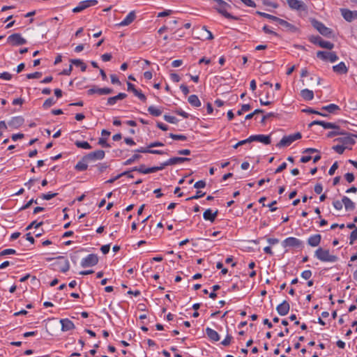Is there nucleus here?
Instances as JSON below:
<instances>
[{
    "label": "nucleus",
    "mask_w": 357,
    "mask_h": 357,
    "mask_svg": "<svg viewBox=\"0 0 357 357\" xmlns=\"http://www.w3.org/2000/svg\"><path fill=\"white\" fill-rule=\"evenodd\" d=\"M312 24L314 26V27L321 34L323 35L324 36H326V37H330L331 33H332V31L326 27L323 23L317 21V20H314L312 22Z\"/></svg>",
    "instance_id": "9b49d317"
},
{
    "label": "nucleus",
    "mask_w": 357,
    "mask_h": 357,
    "mask_svg": "<svg viewBox=\"0 0 357 357\" xmlns=\"http://www.w3.org/2000/svg\"><path fill=\"white\" fill-rule=\"evenodd\" d=\"M322 110H326L328 113H335L336 111L340 110V108L335 104H330L327 106H324L321 108Z\"/></svg>",
    "instance_id": "473e14b6"
},
{
    "label": "nucleus",
    "mask_w": 357,
    "mask_h": 357,
    "mask_svg": "<svg viewBox=\"0 0 357 357\" xmlns=\"http://www.w3.org/2000/svg\"><path fill=\"white\" fill-rule=\"evenodd\" d=\"M302 137L301 134L298 132L293 135L284 136L282 139L277 144V146L279 148L286 147L291 145L295 140L301 139Z\"/></svg>",
    "instance_id": "20e7f679"
},
{
    "label": "nucleus",
    "mask_w": 357,
    "mask_h": 357,
    "mask_svg": "<svg viewBox=\"0 0 357 357\" xmlns=\"http://www.w3.org/2000/svg\"><path fill=\"white\" fill-rule=\"evenodd\" d=\"M321 240L320 234H314L310 236L307 239V243L312 247H316L319 245Z\"/></svg>",
    "instance_id": "412c9836"
},
{
    "label": "nucleus",
    "mask_w": 357,
    "mask_h": 357,
    "mask_svg": "<svg viewBox=\"0 0 357 357\" xmlns=\"http://www.w3.org/2000/svg\"><path fill=\"white\" fill-rule=\"evenodd\" d=\"M142 155L139 154H134L130 158L128 159L126 161L124 162V165H131L132 162H134L135 160H139L141 158Z\"/></svg>",
    "instance_id": "ea45409f"
},
{
    "label": "nucleus",
    "mask_w": 357,
    "mask_h": 357,
    "mask_svg": "<svg viewBox=\"0 0 357 357\" xmlns=\"http://www.w3.org/2000/svg\"><path fill=\"white\" fill-rule=\"evenodd\" d=\"M232 337L230 335H227L226 337L221 342L223 346H229L231 343Z\"/></svg>",
    "instance_id": "6e6d98bb"
},
{
    "label": "nucleus",
    "mask_w": 357,
    "mask_h": 357,
    "mask_svg": "<svg viewBox=\"0 0 357 357\" xmlns=\"http://www.w3.org/2000/svg\"><path fill=\"white\" fill-rule=\"evenodd\" d=\"M341 13L344 19L348 22H351L354 18V13L348 9L342 8Z\"/></svg>",
    "instance_id": "c756f323"
},
{
    "label": "nucleus",
    "mask_w": 357,
    "mask_h": 357,
    "mask_svg": "<svg viewBox=\"0 0 357 357\" xmlns=\"http://www.w3.org/2000/svg\"><path fill=\"white\" fill-rule=\"evenodd\" d=\"M218 3L216 10L220 14L227 19L237 20V17L231 15L227 12V10L231 8L230 5L222 0H214Z\"/></svg>",
    "instance_id": "7ed1b4c3"
},
{
    "label": "nucleus",
    "mask_w": 357,
    "mask_h": 357,
    "mask_svg": "<svg viewBox=\"0 0 357 357\" xmlns=\"http://www.w3.org/2000/svg\"><path fill=\"white\" fill-rule=\"evenodd\" d=\"M24 123V119L22 116H15L12 118V119L8 123L10 126L14 128H18L21 126Z\"/></svg>",
    "instance_id": "cd10ccee"
},
{
    "label": "nucleus",
    "mask_w": 357,
    "mask_h": 357,
    "mask_svg": "<svg viewBox=\"0 0 357 357\" xmlns=\"http://www.w3.org/2000/svg\"><path fill=\"white\" fill-rule=\"evenodd\" d=\"M218 213V210L213 213L211 209H207L204 212L203 217L206 220H209L213 222L215 221Z\"/></svg>",
    "instance_id": "b1692460"
},
{
    "label": "nucleus",
    "mask_w": 357,
    "mask_h": 357,
    "mask_svg": "<svg viewBox=\"0 0 357 357\" xmlns=\"http://www.w3.org/2000/svg\"><path fill=\"white\" fill-rule=\"evenodd\" d=\"M205 195V193L204 192H202V191H197L196 192V195L191 197H189L188 199H186V200H192V199H197L202 197H203L204 195Z\"/></svg>",
    "instance_id": "bf43d9fd"
},
{
    "label": "nucleus",
    "mask_w": 357,
    "mask_h": 357,
    "mask_svg": "<svg viewBox=\"0 0 357 357\" xmlns=\"http://www.w3.org/2000/svg\"><path fill=\"white\" fill-rule=\"evenodd\" d=\"M333 70L338 74H346L348 72V68L344 62H340L337 65L334 66Z\"/></svg>",
    "instance_id": "a878e982"
},
{
    "label": "nucleus",
    "mask_w": 357,
    "mask_h": 357,
    "mask_svg": "<svg viewBox=\"0 0 357 357\" xmlns=\"http://www.w3.org/2000/svg\"><path fill=\"white\" fill-rule=\"evenodd\" d=\"M314 256L321 261L335 262L337 260V257L331 255L328 250H324L319 248L314 252Z\"/></svg>",
    "instance_id": "f257e3e1"
},
{
    "label": "nucleus",
    "mask_w": 357,
    "mask_h": 357,
    "mask_svg": "<svg viewBox=\"0 0 357 357\" xmlns=\"http://www.w3.org/2000/svg\"><path fill=\"white\" fill-rule=\"evenodd\" d=\"M169 137L174 140H186L187 137L183 135L170 133Z\"/></svg>",
    "instance_id": "c03bdc74"
},
{
    "label": "nucleus",
    "mask_w": 357,
    "mask_h": 357,
    "mask_svg": "<svg viewBox=\"0 0 357 357\" xmlns=\"http://www.w3.org/2000/svg\"><path fill=\"white\" fill-rule=\"evenodd\" d=\"M57 195V193L48 192L47 194H42L41 198L45 200H50Z\"/></svg>",
    "instance_id": "09e8293b"
},
{
    "label": "nucleus",
    "mask_w": 357,
    "mask_h": 357,
    "mask_svg": "<svg viewBox=\"0 0 357 357\" xmlns=\"http://www.w3.org/2000/svg\"><path fill=\"white\" fill-rule=\"evenodd\" d=\"M188 102L193 107H198L201 106V102L196 95H190L188 97Z\"/></svg>",
    "instance_id": "7c9ffc66"
},
{
    "label": "nucleus",
    "mask_w": 357,
    "mask_h": 357,
    "mask_svg": "<svg viewBox=\"0 0 357 357\" xmlns=\"http://www.w3.org/2000/svg\"><path fill=\"white\" fill-rule=\"evenodd\" d=\"M61 324V330L63 331H68L75 328V324L68 319H63L60 320Z\"/></svg>",
    "instance_id": "6ab92c4d"
},
{
    "label": "nucleus",
    "mask_w": 357,
    "mask_h": 357,
    "mask_svg": "<svg viewBox=\"0 0 357 357\" xmlns=\"http://www.w3.org/2000/svg\"><path fill=\"white\" fill-rule=\"evenodd\" d=\"M0 78L5 80H10L12 78V75L8 72H4L0 74Z\"/></svg>",
    "instance_id": "69168bd1"
},
{
    "label": "nucleus",
    "mask_w": 357,
    "mask_h": 357,
    "mask_svg": "<svg viewBox=\"0 0 357 357\" xmlns=\"http://www.w3.org/2000/svg\"><path fill=\"white\" fill-rule=\"evenodd\" d=\"M164 144L160 142H154L148 145L147 147H141L138 149H136L135 152L136 153H151V154H157V155H162L165 153L163 151L160 150H153L151 149V148L158 147V146H163Z\"/></svg>",
    "instance_id": "f03ea898"
},
{
    "label": "nucleus",
    "mask_w": 357,
    "mask_h": 357,
    "mask_svg": "<svg viewBox=\"0 0 357 357\" xmlns=\"http://www.w3.org/2000/svg\"><path fill=\"white\" fill-rule=\"evenodd\" d=\"M345 178L349 183H351L354 181V175L352 173H347L345 174Z\"/></svg>",
    "instance_id": "774afa93"
},
{
    "label": "nucleus",
    "mask_w": 357,
    "mask_h": 357,
    "mask_svg": "<svg viewBox=\"0 0 357 357\" xmlns=\"http://www.w3.org/2000/svg\"><path fill=\"white\" fill-rule=\"evenodd\" d=\"M312 276V272L310 270H306L302 272L301 277L305 280H308Z\"/></svg>",
    "instance_id": "4d7b16f0"
},
{
    "label": "nucleus",
    "mask_w": 357,
    "mask_h": 357,
    "mask_svg": "<svg viewBox=\"0 0 357 357\" xmlns=\"http://www.w3.org/2000/svg\"><path fill=\"white\" fill-rule=\"evenodd\" d=\"M148 112L154 116H159L162 114V111L153 106L149 107Z\"/></svg>",
    "instance_id": "4c0bfd02"
},
{
    "label": "nucleus",
    "mask_w": 357,
    "mask_h": 357,
    "mask_svg": "<svg viewBox=\"0 0 357 357\" xmlns=\"http://www.w3.org/2000/svg\"><path fill=\"white\" fill-rule=\"evenodd\" d=\"M98 144L100 146H102V147H105V148H108V147H110V144H108L107 142V140L105 138H103V137H100L99 139H98Z\"/></svg>",
    "instance_id": "5fc2aeb1"
},
{
    "label": "nucleus",
    "mask_w": 357,
    "mask_h": 357,
    "mask_svg": "<svg viewBox=\"0 0 357 357\" xmlns=\"http://www.w3.org/2000/svg\"><path fill=\"white\" fill-rule=\"evenodd\" d=\"M59 259H64L63 263L61 261L56 262L55 264L58 266L59 271L62 273L67 272L70 268V264L68 259H64L63 257H59Z\"/></svg>",
    "instance_id": "a211bd4d"
},
{
    "label": "nucleus",
    "mask_w": 357,
    "mask_h": 357,
    "mask_svg": "<svg viewBox=\"0 0 357 357\" xmlns=\"http://www.w3.org/2000/svg\"><path fill=\"white\" fill-rule=\"evenodd\" d=\"M202 31H204V33L202 34V36L205 38L206 40H213V35L212 33L208 31L205 26H202Z\"/></svg>",
    "instance_id": "58836bf2"
},
{
    "label": "nucleus",
    "mask_w": 357,
    "mask_h": 357,
    "mask_svg": "<svg viewBox=\"0 0 357 357\" xmlns=\"http://www.w3.org/2000/svg\"><path fill=\"white\" fill-rule=\"evenodd\" d=\"M131 171H137L142 174H150L157 172V169L155 167L145 168L144 165H142L139 167H133Z\"/></svg>",
    "instance_id": "5701e85b"
},
{
    "label": "nucleus",
    "mask_w": 357,
    "mask_h": 357,
    "mask_svg": "<svg viewBox=\"0 0 357 357\" xmlns=\"http://www.w3.org/2000/svg\"><path fill=\"white\" fill-rule=\"evenodd\" d=\"M113 92V90L109 88H98L96 86H93L91 89L87 91V93L89 95H93L94 93H98L99 95H107L110 94Z\"/></svg>",
    "instance_id": "ddd939ff"
},
{
    "label": "nucleus",
    "mask_w": 357,
    "mask_h": 357,
    "mask_svg": "<svg viewBox=\"0 0 357 357\" xmlns=\"http://www.w3.org/2000/svg\"><path fill=\"white\" fill-rule=\"evenodd\" d=\"M357 239V228H356L355 229H354L351 234H350V237H349V240H350V242H349V244L350 245H352L354 243V242Z\"/></svg>",
    "instance_id": "49530a36"
},
{
    "label": "nucleus",
    "mask_w": 357,
    "mask_h": 357,
    "mask_svg": "<svg viewBox=\"0 0 357 357\" xmlns=\"http://www.w3.org/2000/svg\"><path fill=\"white\" fill-rule=\"evenodd\" d=\"M301 96L305 100H312L314 98L313 91L307 89L301 90Z\"/></svg>",
    "instance_id": "c85d7f7f"
},
{
    "label": "nucleus",
    "mask_w": 357,
    "mask_h": 357,
    "mask_svg": "<svg viewBox=\"0 0 357 357\" xmlns=\"http://www.w3.org/2000/svg\"><path fill=\"white\" fill-rule=\"evenodd\" d=\"M15 253H16V251L14 249H11V248L5 249L0 252V256H4V255H14Z\"/></svg>",
    "instance_id": "603ef678"
},
{
    "label": "nucleus",
    "mask_w": 357,
    "mask_h": 357,
    "mask_svg": "<svg viewBox=\"0 0 357 357\" xmlns=\"http://www.w3.org/2000/svg\"><path fill=\"white\" fill-rule=\"evenodd\" d=\"M206 186V182L204 181H199L196 182L194 185V188L197 189L203 188Z\"/></svg>",
    "instance_id": "e2e57ef3"
},
{
    "label": "nucleus",
    "mask_w": 357,
    "mask_h": 357,
    "mask_svg": "<svg viewBox=\"0 0 357 357\" xmlns=\"http://www.w3.org/2000/svg\"><path fill=\"white\" fill-rule=\"evenodd\" d=\"M137 98H139L141 100L145 102L146 100V96H144V93H142L141 91H138V90H136L134 93H133Z\"/></svg>",
    "instance_id": "13d9d810"
},
{
    "label": "nucleus",
    "mask_w": 357,
    "mask_h": 357,
    "mask_svg": "<svg viewBox=\"0 0 357 357\" xmlns=\"http://www.w3.org/2000/svg\"><path fill=\"white\" fill-rule=\"evenodd\" d=\"M338 168L337 162H335L333 164V165L331 167L328 174L329 175L332 176L334 174L335 170Z\"/></svg>",
    "instance_id": "338daca9"
},
{
    "label": "nucleus",
    "mask_w": 357,
    "mask_h": 357,
    "mask_svg": "<svg viewBox=\"0 0 357 357\" xmlns=\"http://www.w3.org/2000/svg\"><path fill=\"white\" fill-rule=\"evenodd\" d=\"M282 245L284 248H301L303 246V242L295 237H289L282 241Z\"/></svg>",
    "instance_id": "6e6552de"
},
{
    "label": "nucleus",
    "mask_w": 357,
    "mask_h": 357,
    "mask_svg": "<svg viewBox=\"0 0 357 357\" xmlns=\"http://www.w3.org/2000/svg\"><path fill=\"white\" fill-rule=\"evenodd\" d=\"M310 40L311 43L315 45H318L322 48H326L328 50H332L334 47V44L326 40H324L320 36H311L310 38Z\"/></svg>",
    "instance_id": "423d86ee"
},
{
    "label": "nucleus",
    "mask_w": 357,
    "mask_h": 357,
    "mask_svg": "<svg viewBox=\"0 0 357 357\" xmlns=\"http://www.w3.org/2000/svg\"><path fill=\"white\" fill-rule=\"evenodd\" d=\"M347 147L344 145H336L333 147V149L335 150L337 153L342 154Z\"/></svg>",
    "instance_id": "de8ad7c7"
},
{
    "label": "nucleus",
    "mask_w": 357,
    "mask_h": 357,
    "mask_svg": "<svg viewBox=\"0 0 357 357\" xmlns=\"http://www.w3.org/2000/svg\"><path fill=\"white\" fill-rule=\"evenodd\" d=\"M75 144L78 148L84 149H91V146L86 141H76Z\"/></svg>",
    "instance_id": "c9c22d12"
},
{
    "label": "nucleus",
    "mask_w": 357,
    "mask_h": 357,
    "mask_svg": "<svg viewBox=\"0 0 357 357\" xmlns=\"http://www.w3.org/2000/svg\"><path fill=\"white\" fill-rule=\"evenodd\" d=\"M105 153L102 150H97L91 152L83 157V160L85 162H92L98 160H102L105 158Z\"/></svg>",
    "instance_id": "39448f33"
},
{
    "label": "nucleus",
    "mask_w": 357,
    "mask_h": 357,
    "mask_svg": "<svg viewBox=\"0 0 357 357\" xmlns=\"http://www.w3.org/2000/svg\"><path fill=\"white\" fill-rule=\"evenodd\" d=\"M317 56L323 61H330L331 62H335L338 59V56L334 52L318 51Z\"/></svg>",
    "instance_id": "0eeeda50"
},
{
    "label": "nucleus",
    "mask_w": 357,
    "mask_h": 357,
    "mask_svg": "<svg viewBox=\"0 0 357 357\" xmlns=\"http://www.w3.org/2000/svg\"><path fill=\"white\" fill-rule=\"evenodd\" d=\"M164 119L170 123H177L178 122V119L176 117L167 114L164 116Z\"/></svg>",
    "instance_id": "a18cd8bd"
},
{
    "label": "nucleus",
    "mask_w": 357,
    "mask_h": 357,
    "mask_svg": "<svg viewBox=\"0 0 357 357\" xmlns=\"http://www.w3.org/2000/svg\"><path fill=\"white\" fill-rule=\"evenodd\" d=\"M136 18L135 11H131L128 13L126 17L118 24L119 26H125L130 24Z\"/></svg>",
    "instance_id": "f3484780"
},
{
    "label": "nucleus",
    "mask_w": 357,
    "mask_h": 357,
    "mask_svg": "<svg viewBox=\"0 0 357 357\" xmlns=\"http://www.w3.org/2000/svg\"><path fill=\"white\" fill-rule=\"evenodd\" d=\"M190 160V159L188 158L174 157L167 160L166 164H165V165H174L178 163H181Z\"/></svg>",
    "instance_id": "4be33fe9"
},
{
    "label": "nucleus",
    "mask_w": 357,
    "mask_h": 357,
    "mask_svg": "<svg viewBox=\"0 0 357 357\" xmlns=\"http://www.w3.org/2000/svg\"><path fill=\"white\" fill-rule=\"evenodd\" d=\"M43 225V222H37L36 220L30 223L26 228V230H29L33 227L38 228Z\"/></svg>",
    "instance_id": "37998d69"
},
{
    "label": "nucleus",
    "mask_w": 357,
    "mask_h": 357,
    "mask_svg": "<svg viewBox=\"0 0 357 357\" xmlns=\"http://www.w3.org/2000/svg\"><path fill=\"white\" fill-rule=\"evenodd\" d=\"M278 23L282 26L287 31L295 33L298 31V28L296 26L282 19L279 18Z\"/></svg>",
    "instance_id": "dca6fc26"
},
{
    "label": "nucleus",
    "mask_w": 357,
    "mask_h": 357,
    "mask_svg": "<svg viewBox=\"0 0 357 357\" xmlns=\"http://www.w3.org/2000/svg\"><path fill=\"white\" fill-rule=\"evenodd\" d=\"M174 112L185 119L188 118L189 116V114L181 109H177L174 111Z\"/></svg>",
    "instance_id": "0e129e2a"
},
{
    "label": "nucleus",
    "mask_w": 357,
    "mask_h": 357,
    "mask_svg": "<svg viewBox=\"0 0 357 357\" xmlns=\"http://www.w3.org/2000/svg\"><path fill=\"white\" fill-rule=\"evenodd\" d=\"M337 140L343 143L344 145H353L355 140L351 137H344L337 139Z\"/></svg>",
    "instance_id": "72a5a7b5"
},
{
    "label": "nucleus",
    "mask_w": 357,
    "mask_h": 357,
    "mask_svg": "<svg viewBox=\"0 0 357 357\" xmlns=\"http://www.w3.org/2000/svg\"><path fill=\"white\" fill-rule=\"evenodd\" d=\"M55 103V101L53 99V98H47L43 103V108L45 109H47L49 107H50L51 106H52L53 105H54Z\"/></svg>",
    "instance_id": "a19ab883"
},
{
    "label": "nucleus",
    "mask_w": 357,
    "mask_h": 357,
    "mask_svg": "<svg viewBox=\"0 0 357 357\" xmlns=\"http://www.w3.org/2000/svg\"><path fill=\"white\" fill-rule=\"evenodd\" d=\"M206 333L207 336L213 341L217 342L220 340V335L219 334L214 330H213L211 328H206Z\"/></svg>",
    "instance_id": "bb28decb"
},
{
    "label": "nucleus",
    "mask_w": 357,
    "mask_h": 357,
    "mask_svg": "<svg viewBox=\"0 0 357 357\" xmlns=\"http://www.w3.org/2000/svg\"><path fill=\"white\" fill-rule=\"evenodd\" d=\"M70 62L76 66H79L81 68V70L82 72H84L86 69V65L80 59H70Z\"/></svg>",
    "instance_id": "2f4dec72"
},
{
    "label": "nucleus",
    "mask_w": 357,
    "mask_h": 357,
    "mask_svg": "<svg viewBox=\"0 0 357 357\" xmlns=\"http://www.w3.org/2000/svg\"><path fill=\"white\" fill-rule=\"evenodd\" d=\"M343 205L344 206L345 210L348 211H352L355 209V204L349 197L344 196L342 197Z\"/></svg>",
    "instance_id": "393cba45"
},
{
    "label": "nucleus",
    "mask_w": 357,
    "mask_h": 357,
    "mask_svg": "<svg viewBox=\"0 0 357 357\" xmlns=\"http://www.w3.org/2000/svg\"><path fill=\"white\" fill-rule=\"evenodd\" d=\"M250 139V141L259 142L264 144H270L271 142L270 136L264 135H251Z\"/></svg>",
    "instance_id": "4468645a"
},
{
    "label": "nucleus",
    "mask_w": 357,
    "mask_h": 357,
    "mask_svg": "<svg viewBox=\"0 0 357 357\" xmlns=\"http://www.w3.org/2000/svg\"><path fill=\"white\" fill-rule=\"evenodd\" d=\"M97 0H85L79 3V5L73 9V13H79L91 6H96Z\"/></svg>",
    "instance_id": "9d476101"
},
{
    "label": "nucleus",
    "mask_w": 357,
    "mask_h": 357,
    "mask_svg": "<svg viewBox=\"0 0 357 357\" xmlns=\"http://www.w3.org/2000/svg\"><path fill=\"white\" fill-rule=\"evenodd\" d=\"M256 13L257 15L261 16V17H266L267 19L271 20L277 22H278V21L279 20V17H275V16L272 15H270V14H268V13H263V12H260V11H257Z\"/></svg>",
    "instance_id": "e433bc0d"
},
{
    "label": "nucleus",
    "mask_w": 357,
    "mask_h": 357,
    "mask_svg": "<svg viewBox=\"0 0 357 357\" xmlns=\"http://www.w3.org/2000/svg\"><path fill=\"white\" fill-rule=\"evenodd\" d=\"M343 134L344 133L342 132L337 131V130H333V131H331V132H328L327 137L331 138V137H333L335 136H337V135H343Z\"/></svg>",
    "instance_id": "052dcab7"
},
{
    "label": "nucleus",
    "mask_w": 357,
    "mask_h": 357,
    "mask_svg": "<svg viewBox=\"0 0 357 357\" xmlns=\"http://www.w3.org/2000/svg\"><path fill=\"white\" fill-rule=\"evenodd\" d=\"M290 309V305L287 301H284L282 303L278 305L276 307L278 313L281 316H284L288 314Z\"/></svg>",
    "instance_id": "2eb2a0df"
},
{
    "label": "nucleus",
    "mask_w": 357,
    "mask_h": 357,
    "mask_svg": "<svg viewBox=\"0 0 357 357\" xmlns=\"http://www.w3.org/2000/svg\"><path fill=\"white\" fill-rule=\"evenodd\" d=\"M42 76V73L40 72H35L33 73H30L26 75L27 79H38Z\"/></svg>",
    "instance_id": "3c124183"
},
{
    "label": "nucleus",
    "mask_w": 357,
    "mask_h": 357,
    "mask_svg": "<svg viewBox=\"0 0 357 357\" xmlns=\"http://www.w3.org/2000/svg\"><path fill=\"white\" fill-rule=\"evenodd\" d=\"M333 205L336 210H341L343 207V199L342 201L335 200L333 202Z\"/></svg>",
    "instance_id": "8fccbe9b"
},
{
    "label": "nucleus",
    "mask_w": 357,
    "mask_h": 357,
    "mask_svg": "<svg viewBox=\"0 0 357 357\" xmlns=\"http://www.w3.org/2000/svg\"><path fill=\"white\" fill-rule=\"evenodd\" d=\"M33 203H35V204H38V200L37 199H31V200H29L26 204H24L23 206H22L20 208V211H23V210H25L28 208L30 207V206L33 204Z\"/></svg>",
    "instance_id": "864d4df0"
},
{
    "label": "nucleus",
    "mask_w": 357,
    "mask_h": 357,
    "mask_svg": "<svg viewBox=\"0 0 357 357\" xmlns=\"http://www.w3.org/2000/svg\"><path fill=\"white\" fill-rule=\"evenodd\" d=\"M126 173H121L119 174H118L117 176L109 179L108 181H106L107 183H113L115 181H116L117 179L120 178L121 177L123 176L124 175H126Z\"/></svg>",
    "instance_id": "680f3d73"
},
{
    "label": "nucleus",
    "mask_w": 357,
    "mask_h": 357,
    "mask_svg": "<svg viewBox=\"0 0 357 357\" xmlns=\"http://www.w3.org/2000/svg\"><path fill=\"white\" fill-rule=\"evenodd\" d=\"M8 43L12 45H22L26 43V40L22 37L20 33H13L7 38Z\"/></svg>",
    "instance_id": "f8f14e48"
},
{
    "label": "nucleus",
    "mask_w": 357,
    "mask_h": 357,
    "mask_svg": "<svg viewBox=\"0 0 357 357\" xmlns=\"http://www.w3.org/2000/svg\"><path fill=\"white\" fill-rule=\"evenodd\" d=\"M289 6L294 10H301L303 9L305 4L303 1L299 0H286Z\"/></svg>",
    "instance_id": "aec40b11"
},
{
    "label": "nucleus",
    "mask_w": 357,
    "mask_h": 357,
    "mask_svg": "<svg viewBox=\"0 0 357 357\" xmlns=\"http://www.w3.org/2000/svg\"><path fill=\"white\" fill-rule=\"evenodd\" d=\"M87 162H88L84 161L83 158H82V160L77 163V165L75 167V169L77 171H84V170L87 169V167H88Z\"/></svg>",
    "instance_id": "f704fd0d"
},
{
    "label": "nucleus",
    "mask_w": 357,
    "mask_h": 357,
    "mask_svg": "<svg viewBox=\"0 0 357 357\" xmlns=\"http://www.w3.org/2000/svg\"><path fill=\"white\" fill-rule=\"evenodd\" d=\"M98 262V257L95 254H90L84 258L81 261L82 267H90L96 265Z\"/></svg>",
    "instance_id": "1a4fd4ad"
},
{
    "label": "nucleus",
    "mask_w": 357,
    "mask_h": 357,
    "mask_svg": "<svg viewBox=\"0 0 357 357\" xmlns=\"http://www.w3.org/2000/svg\"><path fill=\"white\" fill-rule=\"evenodd\" d=\"M277 114L274 113V112H269L268 114H266V115L263 116L261 120V123L262 124H265L266 123V121L271 117H275L277 116Z\"/></svg>",
    "instance_id": "79ce46f5"
}]
</instances>
